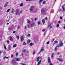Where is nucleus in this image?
Returning <instances> with one entry per match:
<instances>
[{
	"label": "nucleus",
	"mask_w": 65,
	"mask_h": 65,
	"mask_svg": "<svg viewBox=\"0 0 65 65\" xmlns=\"http://www.w3.org/2000/svg\"><path fill=\"white\" fill-rule=\"evenodd\" d=\"M63 45V43L62 42H61L60 44L58 45L57 46L58 47H60V46H62Z\"/></svg>",
	"instance_id": "nucleus-1"
},
{
	"label": "nucleus",
	"mask_w": 65,
	"mask_h": 65,
	"mask_svg": "<svg viewBox=\"0 0 65 65\" xmlns=\"http://www.w3.org/2000/svg\"><path fill=\"white\" fill-rule=\"evenodd\" d=\"M11 63H13V65H17V63L15 61H14L13 60L11 61Z\"/></svg>",
	"instance_id": "nucleus-2"
},
{
	"label": "nucleus",
	"mask_w": 65,
	"mask_h": 65,
	"mask_svg": "<svg viewBox=\"0 0 65 65\" xmlns=\"http://www.w3.org/2000/svg\"><path fill=\"white\" fill-rule=\"evenodd\" d=\"M20 39L21 41V42H23L24 41V37L23 36H21L20 37Z\"/></svg>",
	"instance_id": "nucleus-3"
},
{
	"label": "nucleus",
	"mask_w": 65,
	"mask_h": 65,
	"mask_svg": "<svg viewBox=\"0 0 65 65\" xmlns=\"http://www.w3.org/2000/svg\"><path fill=\"white\" fill-rule=\"evenodd\" d=\"M45 12V10L44 9H42L41 11V13H43Z\"/></svg>",
	"instance_id": "nucleus-4"
},
{
	"label": "nucleus",
	"mask_w": 65,
	"mask_h": 65,
	"mask_svg": "<svg viewBox=\"0 0 65 65\" xmlns=\"http://www.w3.org/2000/svg\"><path fill=\"white\" fill-rule=\"evenodd\" d=\"M57 59L58 61H60V62H62V61H63V60L61 58H58Z\"/></svg>",
	"instance_id": "nucleus-5"
},
{
	"label": "nucleus",
	"mask_w": 65,
	"mask_h": 65,
	"mask_svg": "<svg viewBox=\"0 0 65 65\" xmlns=\"http://www.w3.org/2000/svg\"><path fill=\"white\" fill-rule=\"evenodd\" d=\"M47 60H48V62L49 63H50L51 62V59H50V57L48 58Z\"/></svg>",
	"instance_id": "nucleus-6"
},
{
	"label": "nucleus",
	"mask_w": 65,
	"mask_h": 65,
	"mask_svg": "<svg viewBox=\"0 0 65 65\" xmlns=\"http://www.w3.org/2000/svg\"><path fill=\"white\" fill-rule=\"evenodd\" d=\"M33 9V6H32L30 8V11H32Z\"/></svg>",
	"instance_id": "nucleus-7"
},
{
	"label": "nucleus",
	"mask_w": 65,
	"mask_h": 65,
	"mask_svg": "<svg viewBox=\"0 0 65 65\" xmlns=\"http://www.w3.org/2000/svg\"><path fill=\"white\" fill-rule=\"evenodd\" d=\"M39 59H40L41 60V58L40 57H39L37 59V62H38V61H39Z\"/></svg>",
	"instance_id": "nucleus-8"
},
{
	"label": "nucleus",
	"mask_w": 65,
	"mask_h": 65,
	"mask_svg": "<svg viewBox=\"0 0 65 65\" xmlns=\"http://www.w3.org/2000/svg\"><path fill=\"white\" fill-rule=\"evenodd\" d=\"M51 25H52V23H50V24L48 25V27L49 28V27H50L51 28H52V26H51Z\"/></svg>",
	"instance_id": "nucleus-9"
},
{
	"label": "nucleus",
	"mask_w": 65,
	"mask_h": 65,
	"mask_svg": "<svg viewBox=\"0 0 65 65\" xmlns=\"http://www.w3.org/2000/svg\"><path fill=\"white\" fill-rule=\"evenodd\" d=\"M16 15H17V14H18V13H19V10H16Z\"/></svg>",
	"instance_id": "nucleus-10"
},
{
	"label": "nucleus",
	"mask_w": 65,
	"mask_h": 65,
	"mask_svg": "<svg viewBox=\"0 0 65 65\" xmlns=\"http://www.w3.org/2000/svg\"><path fill=\"white\" fill-rule=\"evenodd\" d=\"M13 29V27H10L9 28V30H12Z\"/></svg>",
	"instance_id": "nucleus-11"
},
{
	"label": "nucleus",
	"mask_w": 65,
	"mask_h": 65,
	"mask_svg": "<svg viewBox=\"0 0 65 65\" xmlns=\"http://www.w3.org/2000/svg\"><path fill=\"white\" fill-rule=\"evenodd\" d=\"M42 23H43V24H44V23H45V20L44 19H43L42 20Z\"/></svg>",
	"instance_id": "nucleus-12"
},
{
	"label": "nucleus",
	"mask_w": 65,
	"mask_h": 65,
	"mask_svg": "<svg viewBox=\"0 0 65 65\" xmlns=\"http://www.w3.org/2000/svg\"><path fill=\"white\" fill-rule=\"evenodd\" d=\"M8 48L9 50H10V49H11V45H8Z\"/></svg>",
	"instance_id": "nucleus-13"
},
{
	"label": "nucleus",
	"mask_w": 65,
	"mask_h": 65,
	"mask_svg": "<svg viewBox=\"0 0 65 65\" xmlns=\"http://www.w3.org/2000/svg\"><path fill=\"white\" fill-rule=\"evenodd\" d=\"M10 38L11 41H12L13 40V38H12V37L10 36Z\"/></svg>",
	"instance_id": "nucleus-14"
},
{
	"label": "nucleus",
	"mask_w": 65,
	"mask_h": 65,
	"mask_svg": "<svg viewBox=\"0 0 65 65\" xmlns=\"http://www.w3.org/2000/svg\"><path fill=\"white\" fill-rule=\"evenodd\" d=\"M8 2H7L6 3V4L4 5V7H5L7 5V4H8Z\"/></svg>",
	"instance_id": "nucleus-15"
},
{
	"label": "nucleus",
	"mask_w": 65,
	"mask_h": 65,
	"mask_svg": "<svg viewBox=\"0 0 65 65\" xmlns=\"http://www.w3.org/2000/svg\"><path fill=\"white\" fill-rule=\"evenodd\" d=\"M16 60L17 61H21V59H20L19 58H17L16 59Z\"/></svg>",
	"instance_id": "nucleus-16"
},
{
	"label": "nucleus",
	"mask_w": 65,
	"mask_h": 65,
	"mask_svg": "<svg viewBox=\"0 0 65 65\" xmlns=\"http://www.w3.org/2000/svg\"><path fill=\"white\" fill-rule=\"evenodd\" d=\"M41 63V60H40L37 64V65H39Z\"/></svg>",
	"instance_id": "nucleus-17"
},
{
	"label": "nucleus",
	"mask_w": 65,
	"mask_h": 65,
	"mask_svg": "<svg viewBox=\"0 0 65 65\" xmlns=\"http://www.w3.org/2000/svg\"><path fill=\"white\" fill-rule=\"evenodd\" d=\"M54 53H53L52 54V55H51V58H53V57L54 56Z\"/></svg>",
	"instance_id": "nucleus-18"
},
{
	"label": "nucleus",
	"mask_w": 65,
	"mask_h": 65,
	"mask_svg": "<svg viewBox=\"0 0 65 65\" xmlns=\"http://www.w3.org/2000/svg\"><path fill=\"white\" fill-rule=\"evenodd\" d=\"M17 44H15L13 45V48L15 47H16L17 46Z\"/></svg>",
	"instance_id": "nucleus-19"
},
{
	"label": "nucleus",
	"mask_w": 65,
	"mask_h": 65,
	"mask_svg": "<svg viewBox=\"0 0 65 65\" xmlns=\"http://www.w3.org/2000/svg\"><path fill=\"white\" fill-rule=\"evenodd\" d=\"M57 50V46H56V47L55 48V52H56V51Z\"/></svg>",
	"instance_id": "nucleus-20"
},
{
	"label": "nucleus",
	"mask_w": 65,
	"mask_h": 65,
	"mask_svg": "<svg viewBox=\"0 0 65 65\" xmlns=\"http://www.w3.org/2000/svg\"><path fill=\"white\" fill-rule=\"evenodd\" d=\"M43 50H44V49L43 48H42L41 49V50H40V52H42V51H43Z\"/></svg>",
	"instance_id": "nucleus-21"
},
{
	"label": "nucleus",
	"mask_w": 65,
	"mask_h": 65,
	"mask_svg": "<svg viewBox=\"0 0 65 65\" xmlns=\"http://www.w3.org/2000/svg\"><path fill=\"white\" fill-rule=\"evenodd\" d=\"M62 7L63 8L62 9H63V11H65V9L64 8V6H62Z\"/></svg>",
	"instance_id": "nucleus-22"
},
{
	"label": "nucleus",
	"mask_w": 65,
	"mask_h": 65,
	"mask_svg": "<svg viewBox=\"0 0 65 65\" xmlns=\"http://www.w3.org/2000/svg\"><path fill=\"white\" fill-rule=\"evenodd\" d=\"M30 34H28L27 35V37H30Z\"/></svg>",
	"instance_id": "nucleus-23"
},
{
	"label": "nucleus",
	"mask_w": 65,
	"mask_h": 65,
	"mask_svg": "<svg viewBox=\"0 0 65 65\" xmlns=\"http://www.w3.org/2000/svg\"><path fill=\"white\" fill-rule=\"evenodd\" d=\"M31 42V41L30 40H28L27 42V43L28 44L29 43Z\"/></svg>",
	"instance_id": "nucleus-24"
},
{
	"label": "nucleus",
	"mask_w": 65,
	"mask_h": 65,
	"mask_svg": "<svg viewBox=\"0 0 65 65\" xmlns=\"http://www.w3.org/2000/svg\"><path fill=\"white\" fill-rule=\"evenodd\" d=\"M20 26L19 25L18 27H17V29H19V28H20Z\"/></svg>",
	"instance_id": "nucleus-25"
},
{
	"label": "nucleus",
	"mask_w": 65,
	"mask_h": 65,
	"mask_svg": "<svg viewBox=\"0 0 65 65\" xmlns=\"http://www.w3.org/2000/svg\"><path fill=\"white\" fill-rule=\"evenodd\" d=\"M54 42H55V43H58V41H55Z\"/></svg>",
	"instance_id": "nucleus-26"
},
{
	"label": "nucleus",
	"mask_w": 65,
	"mask_h": 65,
	"mask_svg": "<svg viewBox=\"0 0 65 65\" xmlns=\"http://www.w3.org/2000/svg\"><path fill=\"white\" fill-rule=\"evenodd\" d=\"M26 43H25V42H24L23 43V45H26Z\"/></svg>",
	"instance_id": "nucleus-27"
},
{
	"label": "nucleus",
	"mask_w": 65,
	"mask_h": 65,
	"mask_svg": "<svg viewBox=\"0 0 65 65\" xmlns=\"http://www.w3.org/2000/svg\"><path fill=\"white\" fill-rule=\"evenodd\" d=\"M17 38H18V39H19V36H17Z\"/></svg>",
	"instance_id": "nucleus-28"
},
{
	"label": "nucleus",
	"mask_w": 65,
	"mask_h": 65,
	"mask_svg": "<svg viewBox=\"0 0 65 65\" xmlns=\"http://www.w3.org/2000/svg\"><path fill=\"white\" fill-rule=\"evenodd\" d=\"M27 23H28V24H29V23H30V21L29 20H28L27 21Z\"/></svg>",
	"instance_id": "nucleus-29"
},
{
	"label": "nucleus",
	"mask_w": 65,
	"mask_h": 65,
	"mask_svg": "<svg viewBox=\"0 0 65 65\" xmlns=\"http://www.w3.org/2000/svg\"><path fill=\"white\" fill-rule=\"evenodd\" d=\"M34 26V25L33 24H31L30 26V27H33Z\"/></svg>",
	"instance_id": "nucleus-30"
},
{
	"label": "nucleus",
	"mask_w": 65,
	"mask_h": 65,
	"mask_svg": "<svg viewBox=\"0 0 65 65\" xmlns=\"http://www.w3.org/2000/svg\"><path fill=\"white\" fill-rule=\"evenodd\" d=\"M9 10H10V9H9L7 10V12H8L9 11Z\"/></svg>",
	"instance_id": "nucleus-31"
},
{
	"label": "nucleus",
	"mask_w": 65,
	"mask_h": 65,
	"mask_svg": "<svg viewBox=\"0 0 65 65\" xmlns=\"http://www.w3.org/2000/svg\"><path fill=\"white\" fill-rule=\"evenodd\" d=\"M4 48L5 50H6V46H5V45H4Z\"/></svg>",
	"instance_id": "nucleus-32"
},
{
	"label": "nucleus",
	"mask_w": 65,
	"mask_h": 65,
	"mask_svg": "<svg viewBox=\"0 0 65 65\" xmlns=\"http://www.w3.org/2000/svg\"><path fill=\"white\" fill-rule=\"evenodd\" d=\"M21 65H26V64L25 63H21Z\"/></svg>",
	"instance_id": "nucleus-33"
},
{
	"label": "nucleus",
	"mask_w": 65,
	"mask_h": 65,
	"mask_svg": "<svg viewBox=\"0 0 65 65\" xmlns=\"http://www.w3.org/2000/svg\"><path fill=\"white\" fill-rule=\"evenodd\" d=\"M23 6V3H21L20 5V6Z\"/></svg>",
	"instance_id": "nucleus-34"
},
{
	"label": "nucleus",
	"mask_w": 65,
	"mask_h": 65,
	"mask_svg": "<svg viewBox=\"0 0 65 65\" xmlns=\"http://www.w3.org/2000/svg\"><path fill=\"white\" fill-rule=\"evenodd\" d=\"M33 43H30V45H31V46H32V45H33Z\"/></svg>",
	"instance_id": "nucleus-35"
},
{
	"label": "nucleus",
	"mask_w": 65,
	"mask_h": 65,
	"mask_svg": "<svg viewBox=\"0 0 65 65\" xmlns=\"http://www.w3.org/2000/svg\"><path fill=\"white\" fill-rule=\"evenodd\" d=\"M7 43H8V44H9V41L8 40H7Z\"/></svg>",
	"instance_id": "nucleus-36"
},
{
	"label": "nucleus",
	"mask_w": 65,
	"mask_h": 65,
	"mask_svg": "<svg viewBox=\"0 0 65 65\" xmlns=\"http://www.w3.org/2000/svg\"><path fill=\"white\" fill-rule=\"evenodd\" d=\"M13 11H14V9H12V11L11 12L12 13L13 12Z\"/></svg>",
	"instance_id": "nucleus-37"
},
{
	"label": "nucleus",
	"mask_w": 65,
	"mask_h": 65,
	"mask_svg": "<svg viewBox=\"0 0 65 65\" xmlns=\"http://www.w3.org/2000/svg\"><path fill=\"white\" fill-rule=\"evenodd\" d=\"M38 25H40V22H39L38 23Z\"/></svg>",
	"instance_id": "nucleus-38"
},
{
	"label": "nucleus",
	"mask_w": 65,
	"mask_h": 65,
	"mask_svg": "<svg viewBox=\"0 0 65 65\" xmlns=\"http://www.w3.org/2000/svg\"><path fill=\"white\" fill-rule=\"evenodd\" d=\"M45 1H44L43 2V4H45Z\"/></svg>",
	"instance_id": "nucleus-39"
},
{
	"label": "nucleus",
	"mask_w": 65,
	"mask_h": 65,
	"mask_svg": "<svg viewBox=\"0 0 65 65\" xmlns=\"http://www.w3.org/2000/svg\"><path fill=\"white\" fill-rule=\"evenodd\" d=\"M60 19L61 20H62V16H61L60 17Z\"/></svg>",
	"instance_id": "nucleus-40"
},
{
	"label": "nucleus",
	"mask_w": 65,
	"mask_h": 65,
	"mask_svg": "<svg viewBox=\"0 0 65 65\" xmlns=\"http://www.w3.org/2000/svg\"><path fill=\"white\" fill-rule=\"evenodd\" d=\"M49 65H53V64L52 63H50L49 64Z\"/></svg>",
	"instance_id": "nucleus-41"
},
{
	"label": "nucleus",
	"mask_w": 65,
	"mask_h": 65,
	"mask_svg": "<svg viewBox=\"0 0 65 65\" xmlns=\"http://www.w3.org/2000/svg\"><path fill=\"white\" fill-rule=\"evenodd\" d=\"M59 25L58 24H57V27H59Z\"/></svg>",
	"instance_id": "nucleus-42"
},
{
	"label": "nucleus",
	"mask_w": 65,
	"mask_h": 65,
	"mask_svg": "<svg viewBox=\"0 0 65 65\" xmlns=\"http://www.w3.org/2000/svg\"><path fill=\"white\" fill-rule=\"evenodd\" d=\"M32 0H26V1H31Z\"/></svg>",
	"instance_id": "nucleus-43"
},
{
	"label": "nucleus",
	"mask_w": 65,
	"mask_h": 65,
	"mask_svg": "<svg viewBox=\"0 0 65 65\" xmlns=\"http://www.w3.org/2000/svg\"><path fill=\"white\" fill-rule=\"evenodd\" d=\"M23 12V11H21L20 12V13H22V12Z\"/></svg>",
	"instance_id": "nucleus-44"
},
{
	"label": "nucleus",
	"mask_w": 65,
	"mask_h": 65,
	"mask_svg": "<svg viewBox=\"0 0 65 65\" xmlns=\"http://www.w3.org/2000/svg\"><path fill=\"white\" fill-rule=\"evenodd\" d=\"M23 52H24V53H25V52H26V50H23Z\"/></svg>",
	"instance_id": "nucleus-45"
},
{
	"label": "nucleus",
	"mask_w": 65,
	"mask_h": 65,
	"mask_svg": "<svg viewBox=\"0 0 65 65\" xmlns=\"http://www.w3.org/2000/svg\"><path fill=\"white\" fill-rule=\"evenodd\" d=\"M47 44H49V42L48 41L46 43Z\"/></svg>",
	"instance_id": "nucleus-46"
},
{
	"label": "nucleus",
	"mask_w": 65,
	"mask_h": 65,
	"mask_svg": "<svg viewBox=\"0 0 65 65\" xmlns=\"http://www.w3.org/2000/svg\"><path fill=\"white\" fill-rule=\"evenodd\" d=\"M27 27L28 28H29V27H30V25H27Z\"/></svg>",
	"instance_id": "nucleus-47"
},
{
	"label": "nucleus",
	"mask_w": 65,
	"mask_h": 65,
	"mask_svg": "<svg viewBox=\"0 0 65 65\" xmlns=\"http://www.w3.org/2000/svg\"><path fill=\"white\" fill-rule=\"evenodd\" d=\"M4 59H6V56H5L4 57Z\"/></svg>",
	"instance_id": "nucleus-48"
},
{
	"label": "nucleus",
	"mask_w": 65,
	"mask_h": 65,
	"mask_svg": "<svg viewBox=\"0 0 65 65\" xmlns=\"http://www.w3.org/2000/svg\"><path fill=\"white\" fill-rule=\"evenodd\" d=\"M43 1L42 0H40L39 1V2H42Z\"/></svg>",
	"instance_id": "nucleus-49"
},
{
	"label": "nucleus",
	"mask_w": 65,
	"mask_h": 65,
	"mask_svg": "<svg viewBox=\"0 0 65 65\" xmlns=\"http://www.w3.org/2000/svg\"><path fill=\"white\" fill-rule=\"evenodd\" d=\"M2 52V51H0V55L1 54V53Z\"/></svg>",
	"instance_id": "nucleus-50"
},
{
	"label": "nucleus",
	"mask_w": 65,
	"mask_h": 65,
	"mask_svg": "<svg viewBox=\"0 0 65 65\" xmlns=\"http://www.w3.org/2000/svg\"><path fill=\"white\" fill-rule=\"evenodd\" d=\"M0 9H2V7H0Z\"/></svg>",
	"instance_id": "nucleus-51"
},
{
	"label": "nucleus",
	"mask_w": 65,
	"mask_h": 65,
	"mask_svg": "<svg viewBox=\"0 0 65 65\" xmlns=\"http://www.w3.org/2000/svg\"><path fill=\"white\" fill-rule=\"evenodd\" d=\"M16 56H18V53H17L16 54Z\"/></svg>",
	"instance_id": "nucleus-52"
},
{
	"label": "nucleus",
	"mask_w": 65,
	"mask_h": 65,
	"mask_svg": "<svg viewBox=\"0 0 65 65\" xmlns=\"http://www.w3.org/2000/svg\"><path fill=\"white\" fill-rule=\"evenodd\" d=\"M13 33H15V31H13Z\"/></svg>",
	"instance_id": "nucleus-53"
},
{
	"label": "nucleus",
	"mask_w": 65,
	"mask_h": 65,
	"mask_svg": "<svg viewBox=\"0 0 65 65\" xmlns=\"http://www.w3.org/2000/svg\"><path fill=\"white\" fill-rule=\"evenodd\" d=\"M33 54H35V52H34L33 53Z\"/></svg>",
	"instance_id": "nucleus-54"
},
{
	"label": "nucleus",
	"mask_w": 65,
	"mask_h": 65,
	"mask_svg": "<svg viewBox=\"0 0 65 65\" xmlns=\"http://www.w3.org/2000/svg\"><path fill=\"white\" fill-rule=\"evenodd\" d=\"M12 27L13 28V25H12Z\"/></svg>",
	"instance_id": "nucleus-55"
},
{
	"label": "nucleus",
	"mask_w": 65,
	"mask_h": 65,
	"mask_svg": "<svg viewBox=\"0 0 65 65\" xmlns=\"http://www.w3.org/2000/svg\"><path fill=\"white\" fill-rule=\"evenodd\" d=\"M13 57V55H11V57L12 58Z\"/></svg>",
	"instance_id": "nucleus-56"
},
{
	"label": "nucleus",
	"mask_w": 65,
	"mask_h": 65,
	"mask_svg": "<svg viewBox=\"0 0 65 65\" xmlns=\"http://www.w3.org/2000/svg\"><path fill=\"white\" fill-rule=\"evenodd\" d=\"M41 52H40H40H39L38 53V54H40V53Z\"/></svg>",
	"instance_id": "nucleus-57"
},
{
	"label": "nucleus",
	"mask_w": 65,
	"mask_h": 65,
	"mask_svg": "<svg viewBox=\"0 0 65 65\" xmlns=\"http://www.w3.org/2000/svg\"><path fill=\"white\" fill-rule=\"evenodd\" d=\"M45 31V30L44 29L42 30V31H43V32H44V31Z\"/></svg>",
	"instance_id": "nucleus-58"
},
{
	"label": "nucleus",
	"mask_w": 65,
	"mask_h": 65,
	"mask_svg": "<svg viewBox=\"0 0 65 65\" xmlns=\"http://www.w3.org/2000/svg\"><path fill=\"white\" fill-rule=\"evenodd\" d=\"M59 11H61V9H59Z\"/></svg>",
	"instance_id": "nucleus-59"
},
{
	"label": "nucleus",
	"mask_w": 65,
	"mask_h": 65,
	"mask_svg": "<svg viewBox=\"0 0 65 65\" xmlns=\"http://www.w3.org/2000/svg\"><path fill=\"white\" fill-rule=\"evenodd\" d=\"M37 20V18H35V21H36V20Z\"/></svg>",
	"instance_id": "nucleus-60"
},
{
	"label": "nucleus",
	"mask_w": 65,
	"mask_h": 65,
	"mask_svg": "<svg viewBox=\"0 0 65 65\" xmlns=\"http://www.w3.org/2000/svg\"><path fill=\"white\" fill-rule=\"evenodd\" d=\"M58 23H59V24H60V21H58Z\"/></svg>",
	"instance_id": "nucleus-61"
},
{
	"label": "nucleus",
	"mask_w": 65,
	"mask_h": 65,
	"mask_svg": "<svg viewBox=\"0 0 65 65\" xmlns=\"http://www.w3.org/2000/svg\"><path fill=\"white\" fill-rule=\"evenodd\" d=\"M39 4H41V2H39Z\"/></svg>",
	"instance_id": "nucleus-62"
},
{
	"label": "nucleus",
	"mask_w": 65,
	"mask_h": 65,
	"mask_svg": "<svg viewBox=\"0 0 65 65\" xmlns=\"http://www.w3.org/2000/svg\"><path fill=\"white\" fill-rule=\"evenodd\" d=\"M25 29H26L27 28V27H26V26H25Z\"/></svg>",
	"instance_id": "nucleus-63"
},
{
	"label": "nucleus",
	"mask_w": 65,
	"mask_h": 65,
	"mask_svg": "<svg viewBox=\"0 0 65 65\" xmlns=\"http://www.w3.org/2000/svg\"><path fill=\"white\" fill-rule=\"evenodd\" d=\"M6 59H8V57H6Z\"/></svg>",
	"instance_id": "nucleus-64"
}]
</instances>
